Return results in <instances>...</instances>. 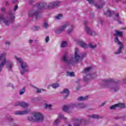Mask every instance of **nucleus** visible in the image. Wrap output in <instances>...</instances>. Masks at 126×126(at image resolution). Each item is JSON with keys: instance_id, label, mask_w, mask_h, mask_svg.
<instances>
[{"instance_id": "obj_1", "label": "nucleus", "mask_w": 126, "mask_h": 126, "mask_svg": "<svg viewBox=\"0 0 126 126\" xmlns=\"http://www.w3.org/2000/svg\"><path fill=\"white\" fill-rule=\"evenodd\" d=\"M61 3L60 1H56L55 2H52L50 3L48 5L46 3L44 4H39L36 6H35L33 9L29 11L28 13L29 16L30 17H33V16H35V17H38V15L39 14V9L40 8H45L46 9H51V8H55L57 7L59 4Z\"/></svg>"}, {"instance_id": "obj_2", "label": "nucleus", "mask_w": 126, "mask_h": 126, "mask_svg": "<svg viewBox=\"0 0 126 126\" xmlns=\"http://www.w3.org/2000/svg\"><path fill=\"white\" fill-rule=\"evenodd\" d=\"M79 50L78 48L75 49V56L73 58H72L70 60L69 58H67V56H66V54H65L63 57V61L66 63H72L73 62H75V63H80L81 61H82V59L85 57H86V54H78Z\"/></svg>"}, {"instance_id": "obj_3", "label": "nucleus", "mask_w": 126, "mask_h": 126, "mask_svg": "<svg viewBox=\"0 0 126 126\" xmlns=\"http://www.w3.org/2000/svg\"><path fill=\"white\" fill-rule=\"evenodd\" d=\"M15 20V15L12 11L9 12V14L6 17H4L3 14H0V24L4 23L5 25H9L10 23H13Z\"/></svg>"}, {"instance_id": "obj_4", "label": "nucleus", "mask_w": 126, "mask_h": 126, "mask_svg": "<svg viewBox=\"0 0 126 126\" xmlns=\"http://www.w3.org/2000/svg\"><path fill=\"white\" fill-rule=\"evenodd\" d=\"M6 53H2L0 55V63L1 62V63L0 64V72L2 70V67H3L4 65L6 63H7V67L8 69H11V68H12V67L13 66V63L8 61V60L6 61Z\"/></svg>"}, {"instance_id": "obj_5", "label": "nucleus", "mask_w": 126, "mask_h": 126, "mask_svg": "<svg viewBox=\"0 0 126 126\" xmlns=\"http://www.w3.org/2000/svg\"><path fill=\"white\" fill-rule=\"evenodd\" d=\"M14 59L19 63L21 65L20 72L21 74H24L26 73V72H28L30 69H29V66L27 64V63L23 62V60L21 58H18L17 56H15L14 57Z\"/></svg>"}, {"instance_id": "obj_6", "label": "nucleus", "mask_w": 126, "mask_h": 126, "mask_svg": "<svg viewBox=\"0 0 126 126\" xmlns=\"http://www.w3.org/2000/svg\"><path fill=\"white\" fill-rule=\"evenodd\" d=\"M102 82L104 83L105 88H108L111 90V91H114L116 92L118 91L119 89H120L119 86L116 84V83H113L111 79H105L103 80Z\"/></svg>"}, {"instance_id": "obj_7", "label": "nucleus", "mask_w": 126, "mask_h": 126, "mask_svg": "<svg viewBox=\"0 0 126 126\" xmlns=\"http://www.w3.org/2000/svg\"><path fill=\"white\" fill-rule=\"evenodd\" d=\"M91 69H92V67H89L85 68L83 71V73L86 74L83 78V80L85 81V82H87L91 79H94V78L97 76L96 73L90 74Z\"/></svg>"}, {"instance_id": "obj_8", "label": "nucleus", "mask_w": 126, "mask_h": 126, "mask_svg": "<svg viewBox=\"0 0 126 126\" xmlns=\"http://www.w3.org/2000/svg\"><path fill=\"white\" fill-rule=\"evenodd\" d=\"M28 119L31 122H42L44 120V117L41 113L34 112L32 113V116L29 117Z\"/></svg>"}, {"instance_id": "obj_9", "label": "nucleus", "mask_w": 126, "mask_h": 126, "mask_svg": "<svg viewBox=\"0 0 126 126\" xmlns=\"http://www.w3.org/2000/svg\"><path fill=\"white\" fill-rule=\"evenodd\" d=\"M86 105L83 103H71L67 105H64L63 107V110L64 112H68L69 110L74 109V108H86Z\"/></svg>"}, {"instance_id": "obj_10", "label": "nucleus", "mask_w": 126, "mask_h": 126, "mask_svg": "<svg viewBox=\"0 0 126 126\" xmlns=\"http://www.w3.org/2000/svg\"><path fill=\"white\" fill-rule=\"evenodd\" d=\"M114 41L115 43H117L119 45H120V48L118 49V50L114 53L115 55H119L121 52L122 50L123 49V48H124V45H123V43L121 42L119 40V39H118L117 37H116L115 39H114Z\"/></svg>"}, {"instance_id": "obj_11", "label": "nucleus", "mask_w": 126, "mask_h": 126, "mask_svg": "<svg viewBox=\"0 0 126 126\" xmlns=\"http://www.w3.org/2000/svg\"><path fill=\"white\" fill-rule=\"evenodd\" d=\"M68 25H69L68 23H66V24L63 25V26H62L61 27H60L57 29V31H58L59 32H64L66 27H67V26H68Z\"/></svg>"}, {"instance_id": "obj_12", "label": "nucleus", "mask_w": 126, "mask_h": 126, "mask_svg": "<svg viewBox=\"0 0 126 126\" xmlns=\"http://www.w3.org/2000/svg\"><path fill=\"white\" fill-rule=\"evenodd\" d=\"M30 112V110L28 109L25 111H19L15 112V115H26Z\"/></svg>"}, {"instance_id": "obj_13", "label": "nucleus", "mask_w": 126, "mask_h": 126, "mask_svg": "<svg viewBox=\"0 0 126 126\" xmlns=\"http://www.w3.org/2000/svg\"><path fill=\"white\" fill-rule=\"evenodd\" d=\"M79 45L80 47H82V48H83L84 49H87V48H88V45L83 41H80L79 42Z\"/></svg>"}, {"instance_id": "obj_14", "label": "nucleus", "mask_w": 126, "mask_h": 126, "mask_svg": "<svg viewBox=\"0 0 126 126\" xmlns=\"http://www.w3.org/2000/svg\"><path fill=\"white\" fill-rule=\"evenodd\" d=\"M88 99V96H80L77 98L78 101H84L85 100H87Z\"/></svg>"}, {"instance_id": "obj_15", "label": "nucleus", "mask_w": 126, "mask_h": 126, "mask_svg": "<svg viewBox=\"0 0 126 126\" xmlns=\"http://www.w3.org/2000/svg\"><path fill=\"white\" fill-rule=\"evenodd\" d=\"M62 93L64 94L66 97H67V96H68V94H69V91H68L67 89H65L63 92H62Z\"/></svg>"}, {"instance_id": "obj_16", "label": "nucleus", "mask_w": 126, "mask_h": 126, "mask_svg": "<svg viewBox=\"0 0 126 126\" xmlns=\"http://www.w3.org/2000/svg\"><path fill=\"white\" fill-rule=\"evenodd\" d=\"M105 14L107 15V16H112L113 14H114V13L113 12H111L110 10H107L105 12Z\"/></svg>"}, {"instance_id": "obj_17", "label": "nucleus", "mask_w": 126, "mask_h": 126, "mask_svg": "<svg viewBox=\"0 0 126 126\" xmlns=\"http://www.w3.org/2000/svg\"><path fill=\"white\" fill-rule=\"evenodd\" d=\"M21 106L23 108H24L25 109H26V108H28V106H29V104L28 103L24 102H22L21 103Z\"/></svg>"}, {"instance_id": "obj_18", "label": "nucleus", "mask_w": 126, "mask_h": 126, "mask_svg": "<svg viewBox=\"0 0 126 126\" xmlns=\"http://www.w3.org/2000/svg\"><path fill=\"white\" fill-rule=\"evenodd\" d=\"M113 17L115 20L119 21L120 20V16H119V13H116L113 15Z\"/></svg>"}, {"instance_id": "obj_19", "label": "nucleus", "mask_w": 126, "mask_h": 126, "mask_svg": "<svg viewBox=\"0 0 126 126\" xmlns=\"http://www.w3.org/2000/svg\"><path fill=\"white\" fill-rule=\"evenodd\" d=\"M99 116L97 115L93 114L92 115H89V119H99Z\"/></svg>"}, {"instance_id": "obj_20", "label": "nucleus", "mask_w": 126, "mask_h": 126, "mask_svg": "<svg viewBox=\"0 0 126 126\" xmlns=\"http://www.w3.org/2000/svg\"><path fill=\"white\" fill-rule=\"evenodd\" d=\"M115 37H123V32H116L114 34Z\"/></svg>"}, {"instance_id": "obj_21", "label": "nucleus", "mask_w": 126, "mask_h": 126, "mask_svg": "<svg viewBox=\"0 0 126 126\" xmlns=\"http://www.w3.org/2000/svg\"><path fill=\"white\" fill-rule=\"evenodd\" d=\"M116 106H117V108H125L126 107V104L124 103H118L116 104Z\"/></svg>"}, {"instance_id": "obj_22", "label": "nucleus", "mask_w": 126, "mask_h": 126, "mask_svg": "<svg viewBox=\"0 0 126 126\" xmlns=\"http://www.w3.org/2000/svg\"><path fill=\"white\" fill-rule=\"evenodd\" d=\"M67 46V42L66 41H62L61 42V47L62 48H64V47H66Z\"/></svg>"}, {"instance_id": "obj_23", "label": "nucleus", "mask_w": 126, "mask_h": 126, "mask_svg": "<svg viewBox=\"0 0 126 126\" xmlns=\"http://www.w3.org/2000/svg\"><path fill=\"white\" fill-rule=\"evenodd\" d=\"M79 123V121L78 120H76L74 122V126H80V125H79V124H78ZM67 126H71V125L70 124H68Z\"/></svg>"}, {"instance_id": "obj_24", "label": "nucleus", "mask_w": 126, "mask_h": 126, "mask_svg": "<svg viewBox=\"0 0 126 126\" xmlns=\"http://www.w3.org/2000/svg\"><path fill=\"white\" fill-rule=\"evenodd\" d=\"M6 119L9 121V123H13V122H14V120H13V119H12V118L10 116H7Z\"/></svg>"}, {"instance_id": "obj_25", "label": "nucleus", "mask_w": 126, "mask_h": 126, "mask_svg": "<svg viewBox=\"0 0 126 126\" xmlns=\"http://www.w3.org/2000/svg\"><path fill=\"white\" fill-rule=\"evenodd\" d=\"M35 89L37 93H41V92H44V91H45V90L43 89H39L38 88H36Z\"/></svg>"}, {"instance_id": "obj_26", "label": "nucleus", "mask_w": 126, "mask_h": 126, "mask_svg": "<svg viewBox=\"0 0 126 126\" xmlns=\"http://www.w3.org/2000/svg\"><path fill=\"white\" fill-rule=\"evenodd\" d=\"M58 117L59 119H61V120H66V117H64V116L62 114V113H59L58 114Z\"/></svg>"}, {"instance_id": "obj_27", "label": "nucleus", "mask_w": 126, "mask_h": 126, "mask_svg": "<svg viewBox=\"0 0 126 126\" xmlns=\"http://www.w3.org/2000/svg\"><path fill=\"white\" fill-rule=\"evenodd\" d=\"M60 119H57L54 121V122H53V125L54 126H57V125H59V124H60Z\"/></svg>"}, {"instance_id": "obj_28", "label": "nucleus", "mask_w": 126, "mask_h": 126, "mask_svg": "<svg viewBox=\"0 0 126 126\" xmlns=\"http://www.w3.org/2000/svg\"><path fill=\"white\" fill-rule=\"evenodd\" d=\"M52 88H54L56 89V88H58L60 86V85L58 83H54L51 85Z\"/></svg>"}, {"instance_id": "obj_29", "label": "nucleus", "mask_w": 126, "mask_h": 126, "mask_svg": "<svg viewBox=\"0 0 126 126\" xmlns=\"http://www.w3.org/2000/svg\"><path fill=\"white\" fill-rule=\"evenodd\" d=\"M63 14H59L57 15L56 16H55L56 19H62L63 18Z\"/></svg>"}, {"instance_id": "obj_30", "label": "nucleus", "mask_w": 126, "mask_h": 126, "mask_svg": "<svg viewBox=\"0 0 126 126\" xmlns=\"http://www.w3.org/2000/svg\"><path fill=\"white\" fill-rule=\"evenodd\" d=\"M52 107H53V105H52V104H48L47 103H45L44 104V107L48 109H51V108H52Z\"/></svg>"}, {"instance_id": "obj_31", "label": "nucleus", "mask_w": 126, "mask_h": 126, "mask_svg": "<svg viewBox=\"0 0 126 126\" xmlns=\"http://www.w3.org/2000/svg\"><path fill=\"white\" fill-rule=\"evenodd\" d=\"M89 46L91 49H94V48H96V45H93L92 43H89Z\"/></svg>"}, {"instance_id": "obj_32", "label": "nucleus", "mask_w": 126, "mask_h": 126, "mask_svg": "<svg viewBox=\"0 0 126 126\" xmlns=\"http://www.w3.org/2000/svg\"><path fill=\"white\" fill-rule=\"evenodd\" d=\"M67 76L72 77V76H74L75 74L73 72H67Z\"/></svg>"}, {"instance_id": "obj_33", "label": "nucleus", "mask_w": 126, "mask_h": 126, "mask_svg": "<svg viewBox=\"0 0 126 126\" xmlns=\"http://www.w3.org/2000/svg\"><path fill=\"white\" fill-rule=\"evenodd\" d=\"M25 93V88H23L22 90H20V95H22Z\"/></svg>"}, {"instance_id": "obj_34", "label": "nucleus", "mask_w": 126, "mask_h": 126, "mask_svg": "<svg viewBox=\"0 0 126 126\" xmlns=\"http://www.w3.org/2000/svg\"><path fill=\"white\" fill-rule=\"evenodd\" d=\"M88 34L91 36H96V32H88Z\"/></svg>"}, {"instance_id": "obj_35", "label": "nucleus", "mask_w": 126, "mask_h": 126, "mask_svg": "<svg viewBox=\"0 0 126 126\" xmlns=\"http://www.w3.org/2000/svg\"><path fill=\"white\" fill-rule=\"evenodd\" d=\"M117 108H118V106L117 105V104H115L114 105H112L111 106H110V108L111 110H115V109H116Z\"/></svg>"}, {"instance_id": "obj_36", "label": "nucleus", "mask_w": 126, "mask_h": 126, "mask_svg": "<svg viewBox=\"0 0 126 126\" xmlns=\"http://www.w3.org/2000/svg\"><path fill=\"white\" fill-rule=\"evenodd\" d=\"M85 31H86L87 32H90L92 31H91V29H90V28H89L88 27H86Z\"/></svg>"}, {"instance_id": "obj_37", "label": "nucleus", "mask_w": 126, "mask_h": 126, "mask_svg": "<svg viewBox=\"0 0 126 126\" xmlns=\"http://www.w3.org/2000/svg\"><path fill=\"white\" fill-rule=\"evenodd\" d=\"M21 103H22V102L18 101L15 103V106H21Z\"/></svg>"}, {"instance_id": "obj_38", "label": "nucleus", "mask_w": 126, "mask_h": 126, "mask_svg": "<svg viewBox=\"0 0 126 126\" xmlns=\"http://www.w3.org/2000/svg\"><path fill=\"white\" fill-rule=\"evenodd\" d=\"M48 26H49V25L48 24V23H44L43 24V27H44V28H47V27H48Z\"/></svg>"}, {"instance_id": "obj_39", "label": "nucleus", "mask_w": 126, "mask_h": 126, "mask_svg": "<svg viewBox=\"0 0 126 126\" xmlns=\"http://www.w3.org/2000/svg\"><path fill=\"white\" fill-rule=\"evenodd\" d=\"M95 6H96V7H97V8H98V9H100L101 8H102V7H103V5H101V6H99L98 5H95Z\"/></svg>"}, {"instance_id": "obj_40", "label": "nucleus", "mask_w": 126, "mask_h": 126, "mask_svg": "<svg viewBox=\"0 0 126 126\" xmlns=\"http://www.w3.org/2000/svg\"><path fill=\"white\" fill-rule=\"evenodd\" d=\"M87 1H88L89 3H90L91 4H93V2H94V1H93V0H87Z\"/></svg>"}, {"instance_id": "obj_41", "label": "nucleus", "mask_w": 126, "mask_h": 126, "mask_svg": "<svg viewBox=\"0 0 126 126\" xmlns=\"http://www.w3.org/2000/svg\"><path fill=\"white\" fill-rule=\"evenodd\" d=\"M18 9V5H16V6H15L14 8V11H16V10Z\"/></svg>"}, {"instance_id": "obj_42", "label": "nucleus", "mask_w": 126, "mask_h": 126, "mask_svg": "<svg viewBox=\"0 0 126 126\" xmlns=\"http://www.w3.org/2000/svg\"><path fill=\"white\" fill-rule=\"evenodd\" d=\"M73 29H74L73 27H71V28L68 30V32H72V31H73Z\"/></svg>"}, {"instance_id": "obj_43", "label": "nucleus", "mask_w": 126, "mask_h": 126, "mask_svg": "<svg viewBox=\"0 0 126 126\" xmlns=\"http://www.w3.org/2000/svg\"><path fill=\"white\" fill-rule=\"evenodd\" d=\"M49 36H47L45 38V42L46 43H48L49 42Z\"/></svg>"}, {"instance_id": "obj_44", "label": "nucleus", "mask_w": 126, "mask_h": 126, "mask_svg": "<svg viewBox=\"0 0 126 126\" xmlns=\"http://www.w3.org/2000/svg\"><path fill=\"white\" fill-rule=\"evenodd\" d=\"M1 11H2V12H4V11H5V7H2L1 8Z\"/></svg>"}, {"instance_id": "obj_45", "label": "nucleus", "mask_w": 126, "mask_h": 126, "mask_svg": "<svg viewBox=\"0 0 126 126\" xmlns=\"http://www.w3.org/2000/svg\"><path fill=\"white\" fill-rule=\"evenodd\" d=\"M5 44V45H10V41H6Z\"/></svg>"}, {"instance_id": "obj_46", "label": "nucleus", "mask_w": 126, "mask_h": 126, "mask_svg": "<svg viewBox=\"0 0 126 126\" xmlns=\"http://www.w3.org/2000/svg\"><path fill=\"white\" fill-rule=\"evenodd\" d=\"M33 2H34V0H30V3H33Z\"/></svg>"}, {"instance_id": "obj_47", "label": "nucleus", "mask_w": 126, "mask_h": 126, "mask_svg": "<svg viewBox=\"0 0 126 126\" xmlns=\"http://www.w3.org/2000/svg\"><path fill=\"white\" fill-rule=\"evenodd\" d=\"M32 42H33V40H30L29 41L30 44H32Z\"/></svg>"}, {"instance_id": "obj_48", "label": "nucleus", "mask_w": 126, "mask_h": 126, "mask_svg": "<svg viewBox=\"0 0 126 126\" xmlns=\"http://www.w3.org/2000/svg\"><path fill=\"white\" fill-rule=\"evenodd\" d=\"M122 30H126V27L125 28H121Z\"/></svg>"}, {"instance_id": "obj_49", "label": "nucleus", "mask_w": 126, "mask_h": 126, "mask_svg": "<svg viewBox=\"0 0 126 126\" xmlns=\"http://www.w3.org/2000/svg\"><path fill=\"white\" fill-rule=\"evenodd\" d=\"M5 3H6V5H8V3H9L8 1H6Z\"/></svg>"}, {"instance_id": "obj_50", "label": "nucleus", "mask_w": 126, "mask_h": 126, "mask_svg": "<svg viewBox=\"0 0 126 126\" xmlns=\"http://www.w3.org/2000/svg\"><path fill=\"white\" fill-rule=\"evenodd\" d=\"M14 126H18L15 124H14Z\"/></svg>"}, {"instance_id": "obj_51", "label": "nucleus", "mask_w": 126, "mask_h": 126, "mask_svg": "<svg viewBox=\"0 0 126 126\" xmlns=\"http://www.w3.org/2000/svg\"><path fill=\"white\" fill-rule=\"evenodd\" d=\"M13 0V2H15L17 0Z\"/></svg>"}, {"instance_id": "obj_52", "label": "nucleus", "mask_w": 126, "mask_h": 126, "mask_svg": "<svg viewBox=\"0 0 126 126\" xmlns=\"http://www.w3.org/2000/svg\"><path fill=\"white\" fill-rule=\"evenodd\" d=\"M115 32H120L119 31H116Z\"/></svg>"}, {"instance_id": "obj_53", "label": "nucleus", "mask_w": 126, "mask_h": 126, "mask_svg": "<svg viewBox=\"0 0 126 126\" xmlns=\"http://www.w3.org/2000/svg\"><path fill=\"white\" fill-rule=\"evenodd\" d=\"M84 24H85V25H86V22H84Z\"/></svg>"}, {"instance_id": "obj_54", "label": "nucleus", "mask_w": 126, "mask_h": 126, "mask_svg": "<svg viewBox=\"0 0 126 126\" xmlns=\"http://www.w3.org/2000/svg\"><path fill=\"white\" fill-rule=\"evenodd\" d=\"M118 0L121 1V0Z\"/></svg>"}]
</instances>
